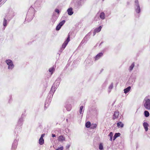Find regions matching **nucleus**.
I'll use <instances>...</instances> for the list:
<instances>
[{
  "mask_svg": "<svg viewBox=\"0 0 150 150\" xmlns=\"http://www.w3.org/2000/svg\"><path fill=\"white\" fill-rule=\"evenodd\" d=\"M6 63L8 65V69H12L14 67V65L13 64V62L10 59L6 60Z\"/></svg>",
  "mask_w": 150,
  "mask_h": 150,
  "instance_id": "f257e3e1",
  "label": "nucleus"
},
{
  "mask_svg": "<svg viewBox=\"0 0 150 150\" xmlns=\"http://www.w3.org/2000/svg\"><path fill=\"white\" fill-rule=\"evenodd\" d=\"M145 107L148 110H150V99H148L146 100L144 104Z\"/></svg>",
  "mask_w": 150,
  "mask_h": 150,
  "instance_id": "f03ea898",
  "label": "nucleus"
},
{
  "mask_svg": "<svg viewBox=\"0 0 150 150\" xmlns=\"http://www.w3.org/2000/svg\"><path fill=\"white\" fill-rule=\"evenodd\" d=\"M119 115V112L118 111H116L115 112L114 114L113 115V117H112V119L115 120L117 118Z\"/></svg>",
  "mask_w": 150,
  "mask_h": 150,
  "instance_id": "7ed1b4c3",
  "label": "nucleus"
},
{
  "mask_svg": "<svg viewBox=\"0 0 150 150\" xmlns=\"http://www.w3.org/2000/svg\"><path fill=\"white\" fill-rule=\"evenodd\" d=\"M102 27L100 26L98 28H96L93 32L94 35H95L96 33L99 32L101 30Z\"/></svg>",
  "mask_w": 150,
  "mask_h": 150,
  "instance_id": "20e7f679",
  "label": "nucleus"
},
{
  "mask_svg": "<svg viewBox=\"0 0 150 150\" xmlns=\"http://www.w3.org/2000/svg\"><path fill=\"white\" fill-rule=\"evenodd\" d=\"M143 127L146 132L147 131L148 129V127L149 126L148 124L146 122H144L143 124Z\"/></svg>",
  "mask_w": 150,
  "mask_h": 150,
  "instance_id": "39448f33",
  "label": "nucleus"
},
{
  "mask_svg": "<svg viewBox=\"0 0 150 150\" xmlns=\"http://www.w3.org/2000/svg\"><path fill=\"white\" fill-rule=\"evenodd\" d=\"M103 55V53L102 52H100L98 53L95 57V60H97L98 59L102 57Z\"/></svg>",
  "mask_w": 150,
  "mask_h": 150,
  "instance_id": "423d86ee",
  "label": "nucleus"
},
{
  "mask_svg": "<svg viewBox=\"0 0 150 150\" xmlns=\"http://www.w3.org/2000/svg\"><path fill=\"white\" fill-rule=\"evenodd\" d=\"M67 11L69 15H71L73 13V12L72 11V8H70L68 9Z\"/></svg>",
  "mask_w": 150,
  "mask_h": 150,
  "instance_id": "0eeeda50",
  "label": "nucleus"
},
{
  "mask_svg": "<svg viewBox=\"0 0 150 150\" xmlns=\"http://www.w3.org/2000/svg\"><path fill=\"white\" fill-rule=\"evenodd\" d=\"M65 138L63 136H60L58 137V140L60 142H62L65 140Z\"/></svg>",
  "mask_w": 150,
  "mask_h": 150,
  "instance_id": "6e6552de",
  "label": "nucleus"
},
{
  "mask_svg": "<svg viewBox=\"0 0 150 150\" xmlns=\"http://www.w3.org/2000/svg\"><path fill=\"white\" fill-rule=\"evenodd\" d=\"M100 17L102 19H104L105 18V14L103 12L101 13L100 15Z\"/></svg>",
  "mask_w": 150,
  "mask_h": 150,
  "instance_id": "1a4fd4ad",
  "label": "nucleus"
},
{
  "mask_svg": "<svg viewBox=\"0 0 150 150\" xmlns=\"http://www.w3.org/2000/svg\"><path fill=\"white\" fill-rule=\"evenodd\" d=\"M117 125L119 127H122L124 126V124L121 122H119L117 123Z\"/></svg>",
  "mask_w": 150,
  "mask_h": 150,
  "instance_id": "9d476101",
  "label": "nucleus"
},
{
  "mask_svg": "<svg viewBox=\"0 0 150 150\" xmlns=\"http://www.w3.org/2000/svg\"><path fill=\"white\" fill-rule=\"evenodd\" d=\"M120 135V133H116L113 137V140H114L117 137H119Z\"/></svg>",
  "mask_w": 150,
  "mask_h": 150,
  "instance_id": "9b49d317",
  "label": "nucleus"
},
{
  "mask_svg": "<svg viewBox=\"0 0 150 150\" xmlns=\"http://www.w3.org/2000/svg\"><path fill=\"white\" fill-rule=\"evenodd\" d=\"M130 89L131 87L130 86L128 87L127 88L124 89V92L125 93H127L130 90Z\"/></svg>",
  "mask_w": 150,
  "mask_h": 150,
  "instance_id": "f8f14e48",
  "label": "nucleus"
},
{
  "mask_svg": "<svg viewBox=\"0 0 150 150\" xmlns=\"http://www.w3.org/2000/svg\"><path fill=\"white\" fill-rule=\"evenodd\" d=\"M44 143V140L43 138H40L39 140V143L40 145H42Z\"/></svg>",
  "mask_w": 150,
  "mask_h": 150,
  "instance_id": "ddd939ff",
  "label": "nucleus"
},
{
  "mask_svg": "<svg viewBox=\"0 0 150 150\" xmlns=\"http://www.w3.org/2000/svg\"><path fill=\"white\" fill-rule=\"evenodd\" d=\"M97 125L96 124H92L91 126V129H94L96 128Z\"/></svg>",
  "mask_w": 150,
  "mask_h": 150,
  "instance_id": "4468645a",
  "label": "nucleus"
},
{
  "mask_svg": "<svg viewBox=\"0 0 150 150\" xmlns=\"http://www.w3.org/2000/svg\"><path fill=\"white\" fill-rule=\"evenodd\" d=\"M91 126V122H87L86 123V126L87 128H89Z\"/></svg>",
  "mask_w": 150,
  "mask_h": 150,
  "instance_id": "2eb2a0df",
  "label": "nucleus"
},
{
  "mask_svg": "<svg viewBox=\"0 0 150 150\" xmlns=\"http://www.w3.org/2000/svg\"><path fill=\"white\" fill-rule=\"evenodd\" d=\"M144 115L146 117H148L149 115V113L148 111L146 110H145L144 112Z\"/></svg>",
  "mask_w": 150,
  "mask_h": 150,
  "instance_id": "dca6fc26",
  "label": "nucleus"
},
{
  "mask_svg": "<svg viewBox=\"0 0 150 150\" xmlns=\"http://www.w3.org/2000/svg\"><path fill=\"white\" fill-rule=\"evenodd\" d=\"M54 70V67H52L49 69V71L51 72V74H52L53 73V72Z\"/></svg>",
  "mask_w": 150,
  "mask_h": 150,
  "instance_id": "f3484780",
  "label": "nucleus"
},
{
  "mask_svg": "<svg viewBox=\"0 0 150 150\" xmlns=\"http://www.w3.org/2000/svg\"><path fill=\"white\" fill-rule=\"evenodd\" d=\"M113 136V133L112 132H110L109 135V136L110 137V140L112 141V137Z\"/></svg>",
  "mask_w": 150,
  "mask_h": 150,
  "instance_id": "a211bd4d",
  "label": "nucleus"
},
{
  "mask_svg": "<svg viewBox=\"0 0 150 150\" xmlns=\"http://www.w3.org/2000/svg\"><path fill=\"white\" fill-rule=\"evenodd\" d=\"M136 11L137 13H139L140 11V8L139 5L137 6V8L136 9Z\"/></svg>",
  "mask_w": 150,
  "mask_h": 150,
  "instance_id": "6ab92c4d",
  "label": "nucleus"
},
{
  "mask_svg": "<svg viewBox=\"0 0 150 150\" xmlns=\"http://www.w3.org/2000/svg\"><path fill=\"white\" fill-rule=\"evenodd\" d=\"M67 44L66 42H64L62 45V48L64 49L65 48Z\"/></svg>",
  "mask_w": 150,
  "mask_h": 150,
  "instance_id": "aec40b11",
  "label": "nucleus"
},
{
  "mask_svg": "<svg viewBox=\"0 0 150 150\" xmlns=\"http://www.w3.org/2000/svg\"><path fill=\"white\" fill-rule=\"evenodd\" d=\"M134 66V63H133L131 64V66L130 67L129 70L130 71L132 70L133 69Z\"/></svg>",
  "mask_w": 150,
  "mask_h": 150,
  "instance_id": "412c9836",
  "label": "nucleus"
},
{
  "mask_svg": "<svg viewBox=\"0 0 150 150\" xmlns=\"http://www.w3.org/2000/svg\"><path fill=\"white\" fill-rule=\"evenodd\" d=\"M65 21L63 20V21H62L61 22L59 23V25L61 26L62 27L63 25V24L65 23Z\"/></svg>",
  "mask_w": 150,
  "mask_h": 150,
  "instance_id": "4be33fe9",
  "label": "nucleus"
},
{
  "mask_svg": "<svg viewBox=\"0 0 150 150\" xmlns=\"http://www.w3.org/2000/svg\"><path fill=\"white\" fill-rule=\"evenodd\" d=\"M70 35H68L67 38L66 40L65 41V42H66V43H68V42L70 41Z\"/></svg>",
  "mask_w": 150,
  "mask_h": 150,
  "instance_id": "5701e85b",
  "label": "nucleus"
},
{
  "mask_svg": "<svg viewBox=\"0 0 150 150\" xmlns=\"http://www.w3.org/2000/svg\"><path fill=\"white\" fill-rule=\"evenodd\" d=\"M99 149L100 150H102L103 149V146L102 143H100L99 145Z\"/></svg>",
  "mask_w": 150,
  "mask_h": 150,
  "instance_id": "b1692460",
  "label": "nucleus"
},
{
  "mask_svg": "<svg viewBox=\"0 0 150 150\" xmlns=\"http://www.w3.org/2000/svg\"><path fill=\"white\" fill-rule=\"evenodd\" d=\"M83 108V106H81L80 108L79 112L80 114H81L82 113V110Z\"/></svg>",
  "mask_w": 150,
  "mask_h": 150,
  "instance_id": "393cba45",
  "label": "nucleus"
},
{
  "mask_svg": "<svg viewBox=\"0 0 150 150\" xmlns=\"http://www.w3.org/2000/svg\"><path fill=\"white\" fill-rule=\"evenodd\" d=\"M3 24L4 26L6 25V20L5 18L4 19Z\"/></svg>",
  "mask_w": 150,
  "mask_h": 150,
  "instance_id": "a878e982",
  "label": "nucleus"
},
{
  "mask_svg": "<svg viewBox=\"0 0 150 150\" xmlns=\"http://www.w3.org/2000/svg\"><path fill=\"white\" fill-rule=\"evenodd\" d=\"M61 26L59 25H58L56 28V30H59L61 28Z\"/></svg>",
  "mask_w": 150,
  "mask_h": 150,
  "instance_id": "bb28decb",
  "label": "nucleus"
},
{
  "mask_svg": "<svg viewBox=\"0 0 150 150\" xmlns=\"http://www.w3.org/2000/svg\"><path fill=\"white\" fill-rule=\"evenodd\" d=\"M63 146H62L60 147H59L57 149H56V150H63Z\"/></svg>",
  "mask_w": 150,
  "mask_h": 150,
  "instance_id": "cd10ccee",
  "label": "nucleus"
},
{
  "mask_svg": "<svg viewBox=\"0 0 150 150\" xmlns=\"http://www.w3.org/2000/svg\"><path fill=\"white\" fill-rule=\"evenodd\" d=\"M135 5L137 6H138V5H139V4H138V0H135Z\"/></svg>",
  "mask_w": 150,
  "mask_h": 150,
  "instance_id": "c85d7f7f",
  "label": "nucleus"
},
{
  "mask_svg": "<svg viewBox=\"0 0 150 150\" xmlns=\"http://www.w3.org/2000/svg\"><path fill=\"white\" fill-rule=\"evenodd\" d=\"M55 12L57 13H59V10L57 9H56L55 10Z\"/></svg>",
  "mask_w": 150,
  "mask_h": 150,
  "instance_id": "c756f323",
  "label": "nucleus"
},
{
  "mask_svg": "<svg viewBox=\"0 0 150 150\" xmlns=\"http://www.w3.org/2000/svg\"><path fill=\"white\" fill-rule=\"evenodd\" d=\"M45 134H42L41 136V137H40V138H43V137H44V136H45Z\"/></svg>",
  "mask_w": 150,
  "mask_h": 150,
  "instance_id": "7c9ffc66",
  "label": "nucleus"
},
{
  "mask_svg": "<svg viewBox=\"0 0 150 150\" xmlns=\"http://www.w3.org/2000/svg\"><path fill=\"white\" fill-rule=\"evenodd\" d=\"M52 137H56V136H55V135L54 134H52Z\"/></svg>",
  "mask_w": 150,
  "mask_h": 150,
  "instance_id": "2f4dec72",
  "label": "nucleus"
},
{
  "mask_svg": "<svg viewBox=\"0 0 150 150\" xmlns=\"http://www.w3.org/2000/svg\"><path fill=\"white\" fill-rule=\"evenodd\" d=\"M71 108H70L69 109H67V110H68V111H69V110H71Z\"/></svg>",
  "mask_w": 150,
  "mask_h": 150,
  "instance_id": "473e14b6",
  "label": "nucleus"
}]
</instances>
